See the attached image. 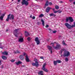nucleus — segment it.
Here are the masks:
<instances>
[{"mask_svg": "<svg viewBox=\"0 0 75 75\" xmlns=\"http://www.w3.org/2000/svg\"><path fill=\"white\" fill-rule=\"evenodd\" d=\"M61 45L59 44H57L56 47H53L54 48L55 50H57V49H61Z\"/></svg>", "mask_w": 75, "mask_h": 75, "instance_id": "39448f33", "label": "nucleus"}, {"mask_svg": "<svg viewBox=\"0 0 75 75\" xmlns=\"http://www.w3.org/2000/svg\"><path fill=\"white\" fill-rule=\"evenodd\" d=\"M47 48H48V50H52V47L50 46H48Z\"/></svg>", "mask_w": 75, "mask_h": 75, "instance_id": "aec40b11", "label": "nucleus"}, {"mask_svg": "<svg viewBox=\"0 0 75 75\" xmlns=\"http://www.w3.org/2000/svg\"><path fill=\"white\" fill-rule=\"evenodd\" d=\"M61 51L62 52H63V51H65V49H62L61 50Z\"/></svg>", "mask_w": 75, "mask_h": 75, "instance_id": "37998d69", "label": "nucleus"}, {"mask_svg": "<svg viewBox=\"0 0 75 75\" xmlns=\"http://www.w3.org/2000/svg\"><path fill=\"white\" fill-rule=\"evenodd\" d=\"M69 19L71 22H73V21H74V19H73V18H72L71 17H69Z\"/></svg>", "mask_w": 75, "mask_h": 75, "instance_id": "ddd939ff", "label": "nucleus"}, {"mask_svg": "<svg viewBox=\"0 0 75 75\" xmlns=\"http://www.w3.org/2000/svg\"><path fill=\"white\" fill-rule=\"evenodd\" d=\"M43 71H44L45 72H48V70L47 69H46L45 68V69H42Z\"/></svg>", "mask_w": 75, "mask_h": 75, "instance_id": "b1692460", "label": "nucleus"}, {"mask_svg": "<svg viewBox=\"0 0 75 75\" xmlns=\"http://www.w3.org/2000/svg\"><path fill=\"white\" fill-rule=\"evenodd\" d=\"M2 58L3 59L6 60L7 59V57H6L4 56H2Z\"/></svg>", "mask_w": 75, "mask_h": 75, "instance_id": "a878e982", "label": "nucleus"}, {"mask_svg": "<svg viewBox=\"0 0 75 75\" xmlns=\"http://www.w3.org/2000/svg\"><path fill=\"white\" fill-rule=\"evenodd\" d=\"M69 18L67 17V18L66 19V22H68V21L69 20Z\"/></svg>", "mask_w": 75, "mask_h": 75, "instance_id": "c85d7f7f", "label": "nucleus"}, {"mask_svg": "<svg viewBox=\"0 0 75 75\" xmlns=\"http://www.w3.org/2000/svg\"><path fill=\"white\" fill-rule=\"evenodd\" d=\"M54 65H57V61H54Z\"/></svg>", "mask_w": 75, "mask_h": 75, "instance_id": "5701e85b", "label": "nucleus"}, {"mask_svg": "<svg viewBox=\"0 0 75 75\" xmlns=\"http://www.w3.org/2000/svg\"><path fill=\"white\" fill-rule=\"evenodd\" d=\"M70 55V53L68 51H64V53L63 56L64 57H68Z\"/></svg>", "mask_w": 75, "mask_h": 75, "instance_id": "f03ea898", "label": "nucleus"}, {"mask_svg": "<svg viewBox=\"0 0 75 75\" xmlns=\"http://www.w3.org/2000/svg\"><path fill=\"white\" fill-rule=\"evenodd\" d=\"M3 18L2 16H0V20L2 21L3 20Z\"/></svg>", "mask_w": 75, "mask_h": 75, "instance_id": "473e14b6", "label": "nucleus"}, {"mask_svg": "<svg viewBox=\"0 0 75 75\" xmlns=\"http://www.w3.org/2000/svg\"><path fill=\"white\" fill-rule=\"evenodd\" d=\"M25 60L26 62H30V59L28 58V56L26 55L25 57Z\"/></svg>", "mask_w": 75, "mask_h": 75, "instance_id": "f8f14e48", "label": "nucleus"}, {"mask_svg": "<svg viewBox=\"0 0 75 75\" xmlns=\"http://www.w3.org/2000/svg\"><path fill=\"white\" fill-rule=\"evenodd\" d=\"M32 65L33 66H35V67H38V66L39 65V64H38V62H36L35 63H32Z\"/></svg>", "mask_w": 75, "mask_h": 75, "instance_id": "0eeeda50", "label": "nucleus"}, {"mask_svg": "<svg viewBox=\"0 0 75 75\" xmlns=\"http://www.w3.org/2000/svg\"><path fill=\"white\" fill-rule=\"evenodd\" d=\"M0 48H1V49H3V47H0Z\"/></svg>", "mask_w": 75, "mask_h": 75, "instance_id": "5fc2aeb1", "label": "nucleus"}, {"mask_svg": "<svg viewBox=\"0 0 75 75\" xmlns=\"http://www.w3.org/2000/svg\"><path fill=\"white\" fill-rule=\"evenodd\" d=\"M47 65V63H45L42 66V69H45V66Z\"/></svg>", "mask_w": 75, "mask_h": 75, "instance_id": "dca6fc26", "label": "nucleus"}, {"mask_svg": "<svg viewBox=\"0 0 75 75\" xmlns=\"http://www.w3.org/2000/svg\"><path fill=\"white\" fill-rule=\"evenodd\" d=\"M65 61L67 62V61H68V59L67 57H65Z\"/></svg>", "mask_w": 75, "mask_h": 75, "instance_id": "7c9ffc66", "label": "nucleus"}, {"mask_svg": "<svg viewBox=\"0 0 75 75\" xmlns=\"http://www.w3.org/2000/svg\"><path fill=\"white\" fill-rule=\"evenodd\" d=\"M55 8L57 10H58V9H59V6L56 5L55 6Z\"/></svg>", "mask_w": 75, "mask_h": 75, "instance_id": "bb28decb", "label": "nucleus"}, {"mask_svg": "<svg viewBox=\"0 0 75 75\" xmlns=\"http://www.w3.org/2000/svg\"><path fill=\"white\" fill-rule=\"evenodd\" d=\"M22 0V1L21 2L22 5H24L25 4V6H28V5L29 3L28 2V1H30V0Z\"/></svg>", "mask_w": 75, "mask_h": 75, "instance_id": "f257e3e1", "label": "nucleus"}, {"mask_svg": "<svg viewBox=\"0 0 75 75\" xmlns=\"http://www.w3.org/2000/svg\"><path fill=\"white\" fill-rule=\"evenodd\" d=\"M53 17H55L56 16V15H55L53 13Z\"/></svg>", "mask_w": 75, "mask_h": 75, "instance_id": "09e8293b", "label": "nucleus"}, {"mask_svg": "<svg viewBox=\"0 0 75 75\" xmlns=\"http://www.w3.org/2000/svg\"><path fill=\"white\" fill-rule=\"evenodd\" d=\"M37 25H40L41 24V22H38L37 23Z\"/></svg>", "mask_w": 75, "mask_h": 75, "instance_id": "72a5a7b5", "label": "nucleus"}, {"mask_svg": "<svg viewBox=\"0 0 75 75\" xmlns=\"http://www.w3.org/2000/svg\"><path fill=\"white\" fill-rule=\"evenodd\" d=\"M60 3H63V2L62 1H60Z\"/></svg>", "mask_w": 75, "mask_h": 75, "instance_id": "bf43d9fd", "label": "nucleus"}, {"mask_svg": "<svg viewBox=\"0 0 75 75\" xmlns=\"http://www.w3.org/2000/svg\"><path fill=\"white\" fill-rule=\"evenodd\" d=\"M22 62H20V61H19L18 62H15V64H16V65H18L21 64H22Z\"/></svg>", "mask_w": 75, "mask_h": 75, "instance_id": "4468645a", "label": "nucleus"}, {"mask_svg": "<svg viewBox=\"0 0 75 75\" xmlns=\"http://www.w3.org/2000/svg\"><path fill=\"white\" fill-rule=\"evenodd\" d=\"M20 0H18V2H20Z\"/></svg>", "mask_w": 75, "mask_h": 75, "instance_id": "338daca9", "label": "nucleus"}, {"mask_svg": "<svg viewBox=\"0 0 75 75\" xmlns=\"http://www.w3.org/2000/svg\"><path fill=\"white\" fill-rule=\"evenodd\" d=\"M48 27H49V25H46L45 26V27L46 28H48Z\"/></svg>", "mask_w": 75, "mask_h": 75, "instance_id": "de8ad7c7", "label": "nucleus"}, {"mask_svg": "<svg viewBox=\"0 0 75 75\" xmlns=\"http://www.w3.org/2000/svg\"><path fill=\"white\" fill-rule=\"evenodd\" d=\"M25 35L26 37H27L28 35H29V33H28V32L27 31H25Z\"/></svg>", "mask_w": 75, "mask_h": 75, "instance_id": "393cba45", "label": "nucleus"}, {"mask_svg": "<svg viewBox=\"0 0 75 75\" xmlns=\"http://www.w3.org/2000/svg\"><path fill=\"white\" fill-rule=\"evenodd\" d=\"M27 40H28V41H30V37H28V38H27Z\"/></svg>", "mask_w": 75, "mask_h": 75, "instance_id": "79ce46f5", "label": "nucleus"}, {"mask_svg": "<svg viewBox=\"0 0 75 75\" xmlns=\"http://www.w3.org/2000/svg\"><path fill=\"white\" fill-rule=\"evenodd\" d=\"M3 67H4V66H3V65H2L1 66V68L3 69Z\"/></svg>", "mask_w": 75, "mask_h": 75, "instance_id": "864d4df0", "label": "nucleus"}, {"mask_svg": "<svg viewBox=\"0 0 75 75\" xmlns=\"http://www.w3.org/2000/svg\"><path fill=\"white\" fill-rule=\"evenodd\" d=\"M69 1H70V2H72V1H74V0H69Z\"/></svg>", "mask_w": 75, "mask_h": 75, "instance_id": "603ef678", "label": "nucleus"}, {"mask_svg": "<svg viewBox=\"0 0 75 75\" xmlns=\"http://www.w3.org/2000/svg\"><path fill=\"white\" fill-rule=\"evenodd\" d=\"M57 62L58 64L59 63H61V62H61V61L60 60H57Z\"/></svg>", "mask_w": 75, "mask_h": 75, "instance_id": "cd10ccee", "label": "nucleus"}, {"mask_svg": "<svg viewBox=\"0 0 75 75\" xmlns=\"http://www.w3.org/2000/svg\"><path fill=\"white\" fill-rule=\"evenodd\" d=\"M41 21L42 22V24L43 25V26L44 27V20H43V19H41Z\"/></svg>", "mask_w": 75, "mask_h": 75, "instance_id": "4be33fe9", "label": "nucleus"}, {"mask_svg": "<svg viewBox=\"0 0 75 75\" xmlns=\"http://www.w3.org/2000/svg\"><path fill=\"white\" fill-rule=\"evenodd\" d=\"M34 61H35V62H37V59L36 58H35L34 59Z\"/></svg>", "mask_w": 75, "mask_h": 75, "instance_id": "a18cd8bd", "label": "nucleus"}, {"mask_svg": "<svg viewBox=\"0 0 75 75\" xmlns=\"http://www.w3.org/2000/svg\"><path fill=\"white\" fill-rule=\"evenodd\" d=\"M54 13H58V11H54Z\"/></svg>", "mask_w": 75, "mask_h": 75, "instance_id": "c9c22d12", "label": "nucleus"}, {"mask_svg": "<svg viewBox=\"0 0 75 75\" xmlns=\"http://www.w3.org/2000/svg\"><path fill=\"white\" fill-rule=\"evenodd\" d=\"M18 30H19L18 29H16L14 30L13 34L16 37H18V36L17 35L18 33H18Z\"/></svg>", "mask_w": 75, "mask_h": 75, "instance_id": "7ed1b4c3", "label": "nucleus"}, {"mask_svg": "<svg viewBox=\"0 0 75 75\" xmlns=\"http://www.w3.org/2000/svg\"><path fill=\"white\" fill-rule=\"evenodd\" d=\"M4 16H5V15L4 14H3L2 15V16H1L4 17Z\"/></svg>", "mask_w": 75, "mask_h": 75, "instance_id": "3c124183", "label": "nucleus"}, {"mask_svg": "<svg viewBox=\"0 0 75 75\" xmlns=\"http://www.w3.org/2000/svg\"><path fill=\"white\" fill-rule=\"evenodd\" d=\"M40 58L41 59H44V57H40Z\"/></svg>", "mask_w": 75, "mask_h": 75, "instance_id": "49530a36", "label": "nucleus"}, {"mask_svg": "<svg viewBox=\"0 0 75 75\" xmlns=\"http://www.w3.org/2000/svg\"><path fill=\"white\" fill-rule=\"evenodd\" d=\"M62 51L60 50V54H62Z\"/></svg>", "mask_w": 75, "mask_h": 75, "instance_id": "680f3d73", "label": "nucleus"}, {"mask_svg": "<svg viewBox=\"0 0 75 75\" xmlns=\"http://www.w3.org/2000/svg\"><path fill=\"white\" fill-rule=\"evenodd\" d=\"M49 5H50V6H51V5H52V2H50L49 3Z\"/></svg>", "mask_w": 75, "mask_h": 75, "instance_id": "4c0bfd02", "label": "nucleus"}, {"mask_svg": "<svg viewBox=\"0 0 75 75\" xmlns=\"http://www.w3.org/2000/svg\"><path fill=\"white\" fill-rule=\"evenodd\" d=\"M74 27V25H71V28H73Z\"/></svg>", "mask_w": 75, "mask_h": 75, "instance_id": "58836bf2", "label": "nucleus"}, {"mask_svg": "<svg viewBox=\"0 0 75 75\" xmlns=\"http://www.w3.org/2000/svg\"><path fill=\"white\" fill-rule=\"evenodd\" d=\"M64 25L67 27V28L68 29H71V25H69L68 23H65L64 24Z\"/></svg>", "mask_w": 75, "mask_h": 75, "instance_id": "423d86ee", "label": "nucleus"}, {"mask_svg": "<svg viewBox=\"0 0 75 75\" xmlns=\"http://www.w3.org/2000/svg\"><path fill=\"white\" fill-rule=\"evenodd\" d=\"M73 4H74V5H75V1H74V3H73Z\"/></svg>", "mask_w": 75, "mask_h": 75, "instance_id": "774afa93", "label": "nucleus"}, {"mask_svg": "<svg viewBox=\"0 0 75 75\" xmlns=\"http://www.w3.org/2000/svg\"><path fill=\"white\" fill-rule=\"evenodd\" d=\"M51 9H52L54 11H55V8H52Z\"/></svg>", "mask_w": 75, "mask_h": 75, "instance_id": "e2e57ef3", "label": "nucleus"}, {"mask_svg": "<svg viewBox=\"0 0 75 75\" xmlns=\"http://www.w3.org/2000/svg\"><path fill=\"white\" fill-rule=\"evenodd\" d=\"M13 53L14 54H20V52H19V51H18V50H16V51H14L13 52Z\"/></svg>", "mask_w": 75, "mask_h": 75, "instance_id": "a211bd4d", "label": "nucleus"}, {"mask_svg": "<svg viewBox=\"0 0 75 75\" xmlns=\"http://www.w3.org/2000/svg\"><path fill=\"white\" fill-rule=\"evenodd\" d=\"M62 43L63 45H67L66 44H65V43L64 42V41H63L62 42Z\"/></svg>", "mask_w": 75, "mask_h": 75, "instance_id": "2f4dec72", "label": "nucleus"}, {"mask_svg": "<svg viewBox=\"0 0 75 75\" xmlns=\"http://www.w3.org/2000/svg\"><path fill=\"white\" fill-rule=\"evenodd\" d=\"M30 18H32L33 17H32V15H31L30 16Z\"/></svg>", "mask_w": 75, "mask_h": 75, "instance_id": "69168bd1", "label": "nucleus"}, {"mask_svg": "<svg viewBox=\"0 0 75 75\" xmlns=\"http://www.w3.org/2000/svg\"><path fill=\"white\" fill-rule=\"evenodd\" d=\"M57 12H58V13H61L62 11H57Z\"/></svg>", "mask_w": 75, "mask_h": 75, "instance_id": "ea45409f", "label": "nucleus"}, {"mask_svg": "<svg viewBox=\"0 0 75 75\" xmlns=\"http://www.w3.org/2000/svg\"><path fill=\"white\" fill-rule=\"evenodd\" d=\"M74 27H75V22L74 23Z\"/></svg>", "mask_w": 75, "mask_h": 75, "instance_id": "0e129e2a", "label": "nucleus"}, {"mask_svg": "<svg viewBox=\"0 0 75 75\" xmlns=\"http://www.w3.org/2000/svg\"><path fill=\"white\" fill-rule=\"evenodd\" d=\"M43 74V71H40L39 72H38V74H39V75H43V74Z\"/></svg>", "mask_w": 75, "mask_h": 75, "instance_id": "6ab92c4d", "label": "nucleus"}, {"mask_svg": "<svg viewBox=\"0 0 75 75\" xmlns=\"http://www.w3.org/2000/svg\"><path fill=\"white\" fill-rule=\"evenodd\" d=\"M25 67V66L24 65H22V67Z\"/></svg>", "mask_w": 75, "mask_h": 75, "instance_id": "052dcab7", "label": "nucleus"}, {"mask_svg": "<svg viewBox=\"0 0 75 75\" xmlns=\"http://www.w3.org/2000/svg\"><path fill=\"white\" fill-rule=\"evenodd\" d=\"M53 13H50L49 14L50 17H51V16H53Z\"/></svg>", "mask_w": 75, "mask_h": 75, "instance_id": "e433bc0d", "label": "nucleus"}, {"mask_svg": "<svg viewBox=\"0 0 75 75\" xmlns=\"http://www.w3.org/2000/svg\"><path fill=\"white\" fill-rule=\"evenodd\" d=\"M49 4V2L48 1H46V4L45 5V6H44V8H46V7L48 6Z\"/></svg>", "mask_w": 75, "mask_h": 75, "instance_id": "1a4fd4ad", "label": "nucleus"}, {"mask_svg": "<svg viewBox=\"0 0 75 75\" xmlns=\"http://www.w3.org/2000/svg\"><path fill=\"white\" fill-rule=\"evenodd\" d=\"M50 51L51 54H52V50H50Z\"/></svg>", "mask_w": 75, "mask_h": 75, "instance_id": "13d9d810", "label": "nucleus"}, {"mask_svg": "<svg viewBox=\"0 0 75 75\" xmlns=\"http://www.w3.org/2000/svg\"><path fill=\"white\" fill-rule=\"evenodd\" d=\"M9 18H10V14H9L8 16V17L6 19V20L7 21H8L9 20Z\"/></svg>", "mask_w": 75, "mask_h": 75, "instance_id": "412c9836", "label": "nucleus"}, {"mask_svg": "<svg viewBox=\"0 0 75 75\" xmlns=\"http://www.w3.org/2000/svg\"><path fill=\"white\" fill-rule=\"evenodd\" d=\"M57 31L56 30H54V31H53V33H57Z\"/></svg>", "mask_w": 75, "mask_h": 75, "instance_id": "c03bdc74", "label": "nucleus"}, {"mask_svg": "<svg viewBox=\"0 0 75 75\" xmlns=\"http://www.w3.org/2000/svg\"><path fill=\"white\" fill-rule=\"evenodd\" d=\"M10 20H14V15H11V16L10 18Z\"/></svg>", "mask_w": 75, "mask_h": 75, "instance_id": "f3484780", "label": "nucleus"}, {"mask_svg": "<svg viewBox=\"0 0 75 75\" xmlns=\"http://www.w3.org/2000/svg\"><path fill=\"white\" fill-rule=\"evenodd\" d=\"M23 56H25V53H23Z\"/></svg>", "mask_w": 75, "mask_h": 75, "instance_id": "4d7b16f0", "label": "nucleus"}, {"mask_svg": "<svg viewBox=\"0 0 75 75\" xmlns=\"http://www.w3.org/2000/svg\"><path fill=\"white\" fill-rule=\"evenodd\" d=\"M32 18L34 20V19H35V16H33V17H32Z\"/></svg>", "mask_w": 75, "mask_h": 75, "instance_id": "8fccbe9b", "label": "nucleus"}, {"mask_svg": "<svg viewBox=\"0 0 75 75\" xmlns=\"http://www.w3.org/2000/svg\"><path fill=\"white\" fill-rule=\"evenodd\" d=\"M19 58L20 59H21V60H24V56H23V55H20L19 56Z\"/></svg>", "mask_w": 75, "mask_h": 75, "instance_id": "9b49d317", "label": "nucleus"}, {"mask_svg": "<svg viewBox=\"0 0 75 75\" xmlns=\"http://www.w3.org/2000/svg\"><path fill=\"white\" fill-rule=\"evenodd\" d=\"M48 30H49L50 31H51V30H51V28H49L48 29Z\"/></svg>", "mask_w": 75, "mask_h": 75, "instance_id": "6e6d98bb", "label": "nucleus"}, {"mask_svg": "<svg viewBox=\"0 0 75 75\" xmlns=\"http://www.w3.org/2000/svg\"><path fill=\"white\" fill-rule=\"evenodd\" d=\"M3 55H8V52L7 51H4V52L2 53Z\"/></svg>", "mask_w": 75, "mask_h": 75, "instance_id": "2eb2a0df", "label": "nucleus"}, {"mask_svg": "<svg viewBox=\"0 0 75 75\" xmlns=\"http://www.w3.org/2000/svg\"><path fill=\"white\" fill-rule=\"evenodd\" d=\"M44 15H43L42 14H41L39 16V17H43L44 16Z\"/></svg>", "mask_w": 75, "mask_h": 75, "instance_id": "c756f323", "label": "nucleus"}, {"mask_svg": "<svg viewBox=\"0 0 75 75\" xmlns=\"http://www.w3.org/2000/svg\"><path fill=\"white\" fill-rule=\"evenodd\" d=\"M54 43H52V42L51 43V44H50L51 45V44H53L52 45V46L53 47V48H54Z\"/></svg>", "mask_w": 75, "mask_h": 75, "instance_id": "a19ab883", "label": "nucleus"}, {"mask_svg": "<svg viewBox=\"0 0 75 75\" xmlns=\"http://www.w3.org/2000/svg\"><path fill=\"white\" fill-rule=\"evenodd\" d=\"M50 9H52V8H50V7H47L46 10V11L47 13H48L49 11H50Z\"/></svg>", "mask_w": 75, "mask_h": 75, "instance_id": "6e6552de", "label": "nucleus"}, {"mask_svg": "<svg viewBox=\"0 0 75 75\" xmlns=\"http://www.w3.org/2000/svg\"><path fill=\"white\" fill-rule=\"evenodd\" d=\"M24 39L23 38H20L18 39V42H23Z\"/></svg>", "mask_w": 75, "mask_h": 75, "instance_id": "9d476101", "label": "nucleus"}, {"mask_svg": "<svg viewBox=\"0 0 75 75\" xmlns=\"http://www.w3.org/2000/svg\"><path fill=\"white\" fill-rule=\"evenodd\" d=\"M35 41H36L37 45H39V44H40V40L38 39V37H37L35 38Z\"/></svg>", "mask_w": 75, "mask_h": 75, "instance_id": "20e7f679", "label": "nucleus"}, {"mask_svg": "<svg viewBox=\"0 0 75 75\" xmlns=\"http://www.w3.org/2000/svg\"><path fill=\"white\" fill-rule=\"evenodd\" d=\"M12 62H14L15 61V60L12 59L11 60H10Z\"/></svg>", "mask_w": 75, "mask_h": 75, "instance_id": "f704fd0d", "label": "nucleus"}]
</instances>
